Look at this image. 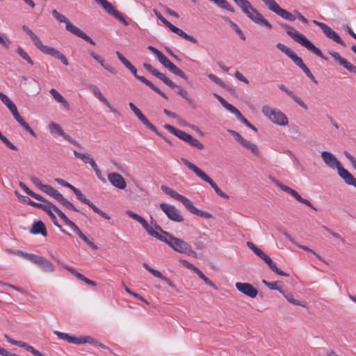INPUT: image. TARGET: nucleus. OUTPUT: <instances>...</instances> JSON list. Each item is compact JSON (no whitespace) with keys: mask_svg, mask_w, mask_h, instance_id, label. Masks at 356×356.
Segmentation results:
<instances>
[{"mask_svg":"<svg viewBox=\"0 0 356 356\" xmlns=\"http://www.w3.org/2000/svg\"><path fill=\"white\" fill-rule=\"evenodd\" d=\"M279 26L286 31V34L290 36L294 41L300 44L302 47L313 52L317 56L325 60H327V58L325 56L322 51L317 48L310 40H309L302 33H299L296 29L289 24L284 22H278Z\"/></svg>","mask_w":356,"mask_h":356,"instance_id":"1","label":"nucleus"},{"mask_svg":"<svg viewBox=\"0 0 356 356\" xmlns=\"http://www.w3.org/2000/svg\"><path fill=\"white\" fill-rule=\"evenodd\" d=\"M22 30L26 33L33 41L34 45L42 53L59 59L65 65H68L69 62L66 56L54 47L44 45L40 38L26 25H23Z\"/></svg>","mask_w":356,"mask_h":356,"instance_id":"2","label":"nucleus"},{"mask_svg":"<svg viewBox=\"0 0 356 356\" xmlns=\"http://www.w3.org/2000/svg\"><path fill=\"white\" fill-rule=\"evenodd\" d=\"M161 189L165 194L170 195L171 197L175 200L181 202L183 205L191 213L195 214L196 216H200L205 219H209L212 218V215L207 211H202L197 209L193 204V202L187 197L183 196L182 195L179 194L171 188L162 185Z\"/></svg>","mask_w":356,"mask_h":356,"instance_id":"3","label":"nucleus"},{"mask_svg":"<svg viewBox=\"0 0 356 356\" xmlns=\"http://www.w3.org/2000/svg\"><path fill=\"white\" fill-rule=\"evenodd\" d=\"M161 189L165 194L170 195L171 197L175 200L181 202L183 205L191 213L195 214L196 216H200L205 219H209L212 218V215L207 211H202L197 209L193 204V202L187 197L183 196L182 195L179 194L171 188L162 185Z\"/></svg>","mask_w":356,"mask_h":356,"instance_id":"4","label":"nucleus"},{"mask_svg":"<svg viewBox=\"0 0 356 356\" xmlns=\"http://www.w3.org/2000/svg\"><path fill=\"white\" fill-rule=\"evenodd\" d=\"M157 239L165 243L168 244L172 249L175 251L181 253L186 254L188 256L193 257L196 258L197 253L192 250L191 246L186 242L185 241L175 237L173 235L170 234L168 238L164 236L163 235L160 234V237H158Z\"/></svg>","mask_w":356,"mask_h":356,"instance_id":"5","label":"nucleus"},{"mask_svg":"<svg viewBox=\"0 0 356 356\" xmlns=\"http://www.w3.org/2000/svg\"><path fill=\"white\" fill-rule=\"evenodd\" d=\"M54 334L56 335L60 339L67 341L68 343L80 345L83 343H90L92 345L98 346L99 347L111 350L110 348L106 345L100 343L96 339L90 336H81L79 337L71 336L69 334L61 332L59 331H54Z\"/></svg>","mask_w":356,"mask_h":356,"instance_id":"6","label":"nucleus"},{"mask_svg":"<svg viewBox=\"0 0 356 356\" xmlns=\"http://www.w3.org/2000/svg\"><path fill=\"white\" fill-rule=\"evenodd\" d=\"M181 160L184 163V165L187 166L188 169L194 172V173L198 177H200L205 182L208 183L213 188L217 195L225 199L229 198V196L227 194H225L213 181V180L211 177H209L204 172H203L200 168L197 167L195 164L190 162L186 159L181 158Z\"/></svg>","mask_w":356,"mask_h":356,"instance_id":"7","label":"nucleus"},{"mask_svg":"<svg viewBox=\"0 0 356 356\" xmlns=\"http://www.w3.org/2000/svg\"><path fill=\"white\" fill-rule=\"evenodd\" d=\"M51 13L54 17L56 18L59 22L65 24V29L67 31L72 33L79 38L83 39L85 41L89 42L90 44L95 45V41L90 36L86 34L80 29L73 25L65 15L58 13L56 10H53Z\"/></svg>","mask_w":356,"mask_h":356,"instance_id":"8","label":"nucleus"},{"mask_svg":"<svg viewBox=\"0 0 356 356\" xmlns=\"http://www.w3.org/2000/svg\"><path fill=\"white\" fill-rule=\"evenodd\" d=\"M276 47L282 53L285 54L289 58H290L293 62L305 73V74L312 81L316 83H317L315 77L307 67V66L304 63L302 59L298 56V55L293 50L280 42L276 44Z\"/></svg>","mask_w":356,"mask_h":356,"instance_id":"9","label":"nucleus"},{"mask_svg":"<svg viewBox=\"0 0 356 356\" xmlns=\"http://www.w3.org/2000/svg\"><path fill=\"white\" fill-rule=\"evenodd\" d=\"M144 68L147 70L152 75L162 81L165 84L169 86L171 88H177V94L181 95L183 98L186 99L189 103L191 102V99L188 97V92L186 90L182 89L179 86L175 84L172 81H171L169 78H168L164 74L160 72L156 69H155L152 65L147 63H143Z\"/></svg>","mask_w":356,"mask_h":356,"instance_id":"10","label":"nucleus"},{"mask_svg":"<svg viewBox=\"0 0 356 356\" xmlns=\"http://www.w3.org/2000/svg\"><path fill=\"white\" fill-rule=\"evenodd\" d=\"M261 111L266 117L276 124L285 126L289 122L286 115L277 108L264 105L262 106Z\"/></svg>","mask_w":356,"mask_h":356,"instance_id":"11","label":"nucleus"},{"mask_svg":"<svg viewBox=\"0 0 356 356\" xmlns=\"http://www.w3.org/2000/svg\"><path fill=\"white\" fill-rule=\"evenodd\" d=\"M163 127L171 134H174L179 139L186 142L190 145L196 147L197 149H204V145L202 143H200L197 139L193 138L191 135L188 134V133L182 130L178 129L168 124H165Z\"/></svg>","mask_w":356,"mask_h":356,"instance_id":"12","label":"nucleus"},{"mask_svg":"<svg viewBox=\"0 0 356 356\" xmlns=\"http://www.w3.org/2000/svg\"><path fill=\"white\" fill-rule=\"evenodd\" d=\"M41 191L47 193L51 197L54 198L56 200L59 202L63 206H64L67 209L72 210L76 212H79L84 216L87 217L85 213L81 211L79 209L75 207L72 203H71L66 198H65L61 193H60L57 190H56L52 186L44 184Z\"/></svg>","mask_w":356,"mask_h":356,"instance_id":"13","label":"nucleus"},{"mask_svg":"<svg viewBox=\"0 0 356 356\" xmlns=\"http://www.w3.org/2000/svg\"><path fill=\"white\" fill-rule=\"evenodd\" d=\"M262 1L270 10L282 18L290 22L295 21L296 16L288 10L281 8L275 0H262Z\"/></svg>","mask_w":356,"mask_h":356,"instance_id":"14","label":"nucleus"},{"mask_svg":"<svg viewBox=\"0 0 356 356\" xmlns=\"http://www.w3.org/2000/svg\"><path fill=\"white\" fill-rule=\"evenodd\" d=\"M247 12L244 13L255 24L264 26L268 29H272L271 24L252 5L249 7Z\"/></svg>","mask_w":356,"mask_h":356,"instance_id":"15","label":"nucleus"},{"mask_svg":"<svg viewBox=\"0 0 356 356\" xmlns=\"http://www.w3.org/2000/svg\"><path fill=\"white\" fill-rule=\"evenodd\" d=\"M159 207L170 220L177 222L184 221V217L175 207L166 203H161Z\"/></svg>","mask_w":356,"mask_h":356,"instance_id":"16","label":"nucleus"},{"mask_svg":"<svg viewBox=\"0 0 356 356\" xmlns=\"http://www.w3.org/2000/svg\"><path fill=\"white\" fill-rule=\"evenodd\" d=\"M157 58L164 67L169 70L170 72L186 81L188 80L187 75L174 63H172L162 52L160 53Z\"/></svg>","mask_w":356,"mask_h":356,"instance_id":"17","label":"nucleus"},{"mask_svg":"<svg viewBox=\"0 0 356 356\" xmlns=\"http://www.w3.org/2000/svg\"><path fill=\"white\" fill-rule=\"evenodd\" d=\"M313 23L316 24L317 26H318L323 31V33L326 35L327 38L332 40L335 42L343 47L346 46V43L340 38L339 34L334 31H333L329 26L323 22H318L316 20H314Z\"/></svg>","mask_w":356,"mask_h":356,"instance_id":"18","label":"nucleus"},{"mask_svg":"<svg viewBox=\"0 0 356 356\" xmlns=\"http://www.w3.org/2000/svg\"><path fill=\"white\" fill-rule=\"evenodd\" d=\"M273 181L275 183V184L283 191L290 194L291 196H293L297 201H298L299 202H301L302 204H305V205L312 208L314 210H317V209L316 207H314L313 206V204L307 199H305V198H302L300 195L295 190H293V188L283 184L282 183H281L280 181H279L278 180H276L275 179H273Z\"/></svg>","mask_w":356,"mask_h":356,"instance_id":"19","label":"nucleus"},{"mask_svg":"<svg viewBox=\"0 0 356 356\" xmlns=\"http://www.w3.org/2000/svg\"><path fill=\"white\" fill-rule=\"evenodd\" d=\"M129 108L134 112L138 119L145 125L147 128L152 130L157 136H161V134L157 130L156 127L151 123L147 118L143 115L141 111L132 102L129 104Z\"/></svg>","mask_w":356,"mask_h":356,"instance_id":"20","label":"nucleus"},{"mask_svg":"<svg viewBox=\"0 0 356 356\" xmlns=\"http://www.w3.org/2000/svg\"><path fill=\"white\" fill-rule=\"evenodd\" d=\"M129 108L134 112L138 119L145 125L147 128L152 130L157 136H161V134L157 130L156 127L151 123L147 118L143 115L141 111L132 102L129 104Z\"/></svg>","mask_w":356,"mask_h":356,"instance_id":"21","label":"nucleus"},{"mask_svg":"<svg viewBox=\"0 0 356 356\" xmlns=\"http://www.w3.org/2000/svg\"><path fill=\"white\" fill-rule=\"evenodd\" d=\"M29 261L39 266L44 272L52 273L55 270L54 265L44 257L31 254Z\"/></svg>","mask_w":356,"mask_h":356,"instance_id":"22","label":"nucleus"},{"mask_svg":"<svg viewBox=\"0 0 356 356\" xmlns=\"http://www.w3.org/2000/svg\"><path fill=\"white\" fill-rule=\"evenodd\" d=\"M74 193L79 201L88 205L94 211V212L99 214L101 217L106 220H109L111 218V217L106 213L99 209L96 205H95L92 202L87 199L79 189H75Z\"/></svg>","mask_w":356,"mask_h":356,"instance_id":"23","label":"nucleus"},{"mask_svg":"<svg viewBox=\"0 0 356 356\" xmlns=\"http://www.w3.org/2000/svg\"><path fill=\"white\" fill-rule=\"evenodd\" d=\"M235 286L238 291L251 298H254L258 294L257 289L250 283L236 282Z\"/></svg>","mask_w":356,"mask_h":356,"instance_id":"24","label":"nucleus"},{"mask_svg":"<svg viewBox=\"0 0 356 356\" xmlns=\"http://www.w3.org/2000/svg\"><path fill=\"white\" fill-rule=\"evenodd\" d=\"M55 260L59 265H60L65 269L68 270L71 274H72L74 276H75L79 280L83 281V282H85L86 284H87L88 285H90L92 286H97V283L87 278L83 275L81 274L77 270H76V269H74V268L65 264V263L60 261L59 259H55Z\"/></svg>","mask_w":356,"mask_h":356,"instance_id":"25","label":"nucleus"},{"mask_svg":"<svg viewBox=\"0 0 356 356\" xmlns=\"http://www.w3.org/2000/svg\"><path fill=\"white\" fill-rule=\"evenodd\" d=\"M130 72L133 74V75L137 79H138L142 83H143L144 84H145L146 86L149 87L152 90L156 92L157 94L161 95L164 99H168L167 95L163 91H161L159 88H157L154 84H153L150 81H149L148 79H147L145 77H144L143 76L138 75L137 69L135 67V66L130 70Z\"/></svg>","mask_w":356,"mask_h":356,"instance_id":"26","label":"nucleus"},{"mask_svg":"<svg viewBox=\"0 0 356 356\" xmlns=\"http://www.w3.org/2000/svg\"><path fill=\"white\" fill-rule=\"evenodd\" d=\"M130 72L133 74V75L137 79H138L142 83H143L144 84H145L146 86L149 87L152 90L156 92L157 94L161 95L164 99H168L167 95L163 91H161L159 88H157L154 84H153L150 81H149L148 79H147L145 77H144L143 76L138 75L137 69L135 67V66L130 70Z\"/></svg>","mask_w":356,"mask_h":356,"instance_id":"27","label":"nucleus"},{"mask_svg":"<svg viewBox=\"0 0 356 356\" xmlns=\"http://www.w3.org/2000/svg\"><path fill=\"white\" fill-rule=\"evenodd\" d=\"M321 158L323 162L325 163L327 166L330 168H339L341 165V162L337 159V157L330 152L323 151L321 152Z\"/></svg>","mask_w":356,"mask_h":356,"instance_id":"28","label":"nucleus"},{"mask_svg":"<svg viewBox=\"0 0 356 356\" xmlns=\"http://www.w3.org/2000/svg\"><path fill=\"white\" fill-rule=\"evenodd\" d=\"M328 54L334 59L335 61L346 68L351 73L356 74V66L348 61L346 58L341 57L338 52L328 51Z\"/></svg>","mask_w":356,"mask_h":356,"instance_id":"29","label":"nucleus"},{"mask_svg":"<svg viewBox=\"0 0 356 356\" xmlns=\"http://www.w3.org/2000/svg\"><path fill=\"white\" fill-rule=\"evenodd\" d=\"M108 180L115 188L124 190L127 187V183L123 177L117 172L108 174Z\"/></svg>","mask_w":356,"mask_h":356,"instance_id":"30","label":"nucleus"},{"mask_svg":"<svg viewBox=\"0 0 356 356\" xmlns=\"http://www.w3.org/2000/svg\"><path fill=\"white\" fill-rule=\"evenodd\" d=\"M41 207H40L39 209L43 210L44 211H45L50 217L52 222L54 223V225L55 226H56L58 228H59V229L63 232L65 234L69 236H71L72 234L70 233H69L68 232H67L65 229H64L62 226L58 224V221H57V219H56V216L54 215V213H53V209L52 208H50L49 207H43V206H40Z\"/></svg>","mask_w":356,"mask_h":356,"instance_id":"31","label":"nucleus"},{"mask_svg":"<svg viewBox=\"0 0 356 356\" xmlns=\"http://www.w3.org/2000/svg\"><path fill=\"white\" fill-rule=\"evenodd\" d=\"M30 232L33 234H41L47 236V232L44 223L42 220H38L32 225Z\"/></svg>","mask_w":356,"mask_h":356,"instance_id":"32","label":"nucleus"},{"mask_svg":"<svg viewBox=\"0 0 356 356\" xmlns=\"http://www.w3.org/2000/svg\"><path fill=\"white\" fill-rule=\"evenodd\" d=\"M169 29L172 32L177 34L178 35H179L180 37L184 38L185 40H186L188 41H190L194 44L197 43V40L195 38H194L193 35L186 33L183 30L175 26L172 24L169 26Z\"/></svg>","mask_w":356,"mask_h":356,"instance_id":"33","label":"nucleus"},{"mask_svg":"<svg viewBox=\"0 0 356 356\" xmlns=\"http://www.w3.org/2000/svg\"><path fill=\"white\" fill-rule=\"evenodd\" d=\"M89 88L91 89L93 95L100 101L102 102L106 106L109 108L111 110L112 107L108 102V101L104 97L99 89L95 85H90Z\"/></svg>","mask_w":356,"mask_h":356,"instance_id":"34","label":"nucleus"},{"mask_svg":"<svg viewBox=\"0 0 356 356\" xmlns=\"http://www.w3.org/2000/svg\"><path fill=\"white\" fill-rule=\"evenodd\" d=\"M282 233L291 242L293 243V244H295L296 245H297L298 248L307 251V252H312V254H314L319 260H322L321 259V257L316 252H314L313 250L310 249L309 248L305 246V245H300L298 243H297L294 239L291 237V236L285 230H282Z\"/></svg>","mask_w":356,"mask_h":356,"instance_id":"35","label":"nucleus"},{"mask_svg":"<svg viewBox=\"0 0 356 356\" xmlns=\"http://www.w3.org/2000/svg\"><path fill=\"white\" fill-rule=\"evenodd\" d=\"M138 222L143 226V227L146 230V232L151 236L155 237L157 238L158 237H160V234L155 231L152 227L149 226L148 222L145 219H144L143 217H140Z\"/></svg>","mask_w":356,"mask_h":356,"instance_id":"36","label":"nucleus"},{"mask_svg":"<svg viewBox=\"0 0 356 356\" xmlns=\"http://www.w3.org/2000/svg\"><path fill=\"white\" fill-rule=\"evenodd\" d=\"M30 196L41 202H43V204L37 202V204H40L41 206L47 207H50V208H51V205H54V204L52 202H51L50 201L45 199L43 196H42L41 195L36 193L33 191L31 192V193L30 194Z\"/></svg>","mask_w":356,"mask_h":356,"instance_id":"37","label":"nucleus"},{"mask_svg":"<svg viewBox=\"0 0 356 356\" xmlns=\"http://www.w3.org/2000/svg\"><path fill=\"white\" fill-rule=\"evenodd\" d=\"M30 196L41 202H43V204L37 202V204H40L41 206L47 207H50V208H51V205H54V204L52 202H51L50 201L45 199L43 196H42L41 195L36 193L33 191L31 192V193L30 194Z\"/></svg>","mask_w":356,"mask_h":356,"instance_id":"38","label":"nucleus"},{"mask_svg":"<svg viewBox=\"0 0 356 356\" xmlns=\"http://www.w3.org/2000/svg\"><path fill=\"white\" fill-rule=\"evenodd\" d=\"M241 145L243 147L250 149L254 155L257 156H259L260 152L256 144L252 143L250 141L245 139L243 142L241 143Z\"/></svg>","mask_w":356,"mask_h":356,"instance_id":"39","label":"nucleus"},{"mask_svg":"<svg viewBox=\"0 0 356 356\" xmlns=\"http://www.w3.org/2000/svg\"><path fill=\"white\" fill-rule=\"evenodd\" d=\"M215 3L219 8L227 10L231 13H234V8L229 4L227 0H210Z\"/></svg>","mask_w":356,"mask_h":356,"instance_id":"40","label":"nucleus"},{"mask_svg":"<svg viewBox=\"0 0 356 356\" xmlns=\"http://www.w3.org/2000/svg\"><path fill=\"white\" fill-rule=\"evenodd\" d=\"M213 95L219 101V102L222 105V106L224 108H225L226 109H227L229 111H230L232 113H234V112H235L236 110L237 109L233 105L228 103L225 99H223L219 95L214 93Z\"/></svg>","mask_w":356,"mask_h":356,"instance_id":"41","label":"nucleus"},{"mask_svg":"<svg viewBox=\"0 0 356 356\" xmlns=\"http://www.w3.org/2000/svg\"><path fill=\"white\" fill-rule=\"evenodd\" d=\"M15 195H17L18 199L23 203L27 204L29 205H31L38 209L41 207V205L37 204V202H33L27 196L19 194L17 191H15Z\"/></svg>","mask_w":356,"mask_h":356,"instance_id":"42","label":"nucleus"},{"mask_svg":"<svg viewBox=\"0 0 356 356\" xmlns=\"http://www.w3.org/2000/svg\"><path fill=\"white\" fill-rule=\"evenodd\" d=\"M98 3L101 4L102 7L105 9V10L110 15H113L117 11L113 5L107 1L106 0H99L97 2Z\"/></svg>","mask_w":356,"mask_h":356,"instance_id":"43","label":"nucleus"},{"mask_svg":"<svg viewBox=\"0 0 356 356\" xmlns=\"http://www.w3.org/2000/svg\"><path fill=\"white\" fill-rule=\"evenodd\" d=\"M6 252L10 254H16L17 256L22 257L27 260H29V258L31 256V253H26L19 250L7 248Z\"/></svg>","mask_w":356,"mask_h":356,"instance_id":"44","label":"nucleus"},{"mask_svg":"<svg viewBox=\"0 0 356 356\" xmlns=\"http://www.w3.org/2000/svg\"><path fill=\"white\" fill-rule=\"evenodd\" d=\"M262 283L271 290H277L282 294H284V290L282 287L277 286V282H268L265 280H262Z\"/></svg>","mask_w":356,"mask_h":356,"instance_id":"45","label":"nucleus"},{"mask_svg":"<svg viewBox=\"0 0 356 356\" xmlns=\"http://www.w3.org/2000/svg\"><path fill=\"white\" fill-rule=\"evenodd\" d=\"M283 296L288 300V302H289L290 303H291V304H293L294 305H299V306H302V307H306L305 302H300V301H299L298 300L294 299L293 295L291 293H286L284 291V294H283Z\"/></svg>","mask_w":356,"mask_h":356,"instance_id":"46","label":"nucleus"},{"mask_svg":"<svg viewBox=\"0 0 356 356\" xmlns=\"http://www.w3.org/2000/svg\"><path fill=\"white\" fill-rule=\"evenodd\" d=\"M17 53L25 60L27 61L31 65H34L33 60L31 58V57L27 54V53L21 47H18L17 49Z\"/></svg>","mask_w":356,"mask_h":356,"instance_id":"47","label":"nucleus"},{"mask_svg":"<svg viewBox=\"0 0 356 356\" xmlns=\"http://www.w3.org/2000/svg\"><path fill=\"white\" fill-rule=\"evenodd\" d=\"M143 266L148 272H149L154 277L159 278L161 280H163L165 276L163 275V274L160 271L153 269L147 264L143 263Z\"/></svg>","mask_w":356,"mask_h":356,"instance_id":"48","label":"nucleus"},{"mask_svg":"<svg viewBox=\"0 0 356 356\" xmlns=\"http://www.w3.org/2000/svg\"><path fill=\"white\" fill-rule=\"evenodd\" d=\"M49 128L51 133H56L60 136H63L65 134L62 128L55 122H51L49 125Z\"/></svg>","mask_w":356,"mask_h":356,"instance_id":"49","label":"nucleus"},{"mask_svg":"<svg viewBox=\"0 0 356 356\" xmlns=\"http://www.w3.org/2000/svg\"><path fill=\"white\" fill-rule=\"evenodd\" d=\"M73 154L76 158L81 159L85 163H88L90 159H93L89 154L80 153L76 150H74Z\"/></svg>","mask_w":356,"mask_h":356,"instance_id":"50","label":"nucleus"},{"mask_svg":"<svg viewBox=\"0 0 356 356\" xmlns=\"http://www.w3.org/2000/svg\"><path fill=\"white\" fill-rule=\"evenodd\" d=\"M236 4L239 6L243 13H247L249 7L251 6V3L248 0H233Z\"/></svg>","mask_w":356,"mask_h":356,"instance_id":"51","label":"nucleus"},{"mask_svg":"<svg viewBox=\"0 0 356 356\" xmlns=\"http://www.w3.org/2000/svg\"><path fill=\"white\" fill-rule=\"evenodd\" d=\"M51 208L66 225L69 224L71 220H70L61 210H60L55 204L51 205Z\"/></svg>","mask_w":356,"mask_h":356,"instance_id":"52","label":"nucleus"},{"mask_svg":"<svg viewBox=\"0 0 356 356\" xmlns=\"http://www.w3.org/2000/svg\"><path fill=\"white\" fill-rule=\"evenodd\" d=\"M268 266L272 271H273L274 273H275L276 274H277L279 275L286 276V277L289 276V274L279 269L277 267L276 264L273 261L270 263Z\"/></svg>","mask_w":356,"mask_h":356,"instance_id":"53","label":"nucleus"},{"mask_svg":"<svg viewBox=\"0 0 356 356\" xmlns=\"http://www.w3.org/2000/svg\"><path fill=\"white\" fill-rule=\"evenodd\" d=\"M268 266L272 271H273L274 273H275L276 274H277L279 275L286 276V277L289 276V274L279 269L277 267L276 264L273 261L270 263Z\"/></svg>","mask_w":356,"mask_h":356,"instance_id":"54","label":"nucleus"},{"mask_svg":"<svg viewBox=\"0 0 356 356\" xmlns=\"http://www.w3.org/2000/svg\"><path fill=\"white\" fill-rule=\"evenodd\" d=\"M8 109L10 110V111L12 113L13 118L15 119V120L17 122H19L22 120H23V118L19 115V112L17 111V107H16L15 104H13L10 107H9Z\"/></svg>","mask_w":356,"mask_h":356,"instance_id":"55","label":"nucleus"},{"mask_svg":"<svg viewBox=\"0 0 356 356\" xmlns=\"http://www.w3.org/2000/svg\"><path fill=\"white\" fill-rule=\"evenodd\" d=\"M27 132H29L33 137H36V134L32 128L29 125V124L24 121V120H22L18 122Z\"/></svg>","mask_w":356,"mask_h":356,"instance_id":"56","label":"nucleus"},{"mask_svg":"<svg viewBox=\"0 0 356 356\" xmlns=\"http://www.w3.org/2000/svg\"><path fill=\"white\" fill-rule=\"evenodd\" d=\"M154 13L156 16V17L168 28L172 24L170 22H168L162 15L160 12H159L157 10L154 9Z\"/></svg>","mask_w":356,"mask_h":356,"instance_id":"57","label":"nucleus"},{"mask_svg":"<svg viewBox=\"0 0 356 356\" xmlns=\"http://www.w3.org/2000/svg\"><path fill=\"white\" fill-rule=\"evenodd\" d=\"M79 236L83 241H85L91 248L94 250H97L98 248L97 246L92 241H91L83 232H80Z\"/></svg>","mask_w":356,"mask_h":356,"instance_id":"58","label":"nucleus"},{"mask_svg":"<svg viewBox=\"0 0 356 356\" xmlns=\"http://www.w3.org/2000/svg\"><path fill=\"white\" fill-rule=\"evenodd\" d=\"M50 94L54 98V99L58 103L63 102L64 97L54 88H51L49 91Z\"/></svg>","mask_w":356,"mask_h":356,"instance_id":"59","label":"nucleus"},{"mask_svg":"<svg viewBox=\"0 0 356 356\" xmlns=\"http://www.w3.org/2000/svg\"><path fill=\"white\" fill-rule=\"evenodd\" d=\"M0 99L1 101L7 106L8 108L10 107L13 104H14V102H13L7 95H6L4 93L1 92L0 91Z\"/></svg>","mask_w":356,"mask_h":356,"instance_id":"60","label":"nucleus"},{"mask_svg":"<svg viewBox=\"0 0 356 356\" xmlns=\"http://www.w3.org/2000/svg\"><path fill=\"white\" fill-rule=\"evenodd\" d=\"M231 27L233 30L238 35L240 38L243 40H245L246 38L241 29L234 22H231Z\"/></svg>","mask_w":356,"mask_h":356,"instance_id":"61","label":"nucleus"},{"mask_svg":"<svg viewBox=\"0 0 356 356\" xmlns=\"http://www.w3.org/2000/svg\"><path fill=\"white\" fill-rule=\"evenodd\" d=\"M0 140L4 143V145L13 150H17L16 145H13L10 140L3 135L0 136Z\"/></svg>","mask_w":356,"mask_h":356,"instance_id":"62","label":"nucleus"},{"mask_svg":"<svg viewBox=\"0 0 356 356\" xmlns=\"http://www.w3.org/2000/svg\"><path fill=\"white\" fill-rule=\"evenodd\" d=\"M289 97H291L293 99V100L296 103H297L300 106H301L302 108H303L305 110H307V108H308L307 106L305 104V102L301 99L300 97L296 95L293 92Z\"/></svg>","mask_w":356,"mask_h":356,"instance_id":"63","label":"nucleus"},{"mask_svg":"<svg viewBox=\"0 0 356 356\" xmlns=\"http://www.w3.org/2000/svg\"><path fill=\"white\" fill-rule=\"evenodd\" d=\"M228 133H229L241 145V143L243 142V140H245V138H243L241 134H239L238 132H236V131H234V130H231V129H228L227 130Z\"/></svg>","mask_w":356,"mask_h":356,"instance_id":"64","label":"nucleus"}]
</instances>
